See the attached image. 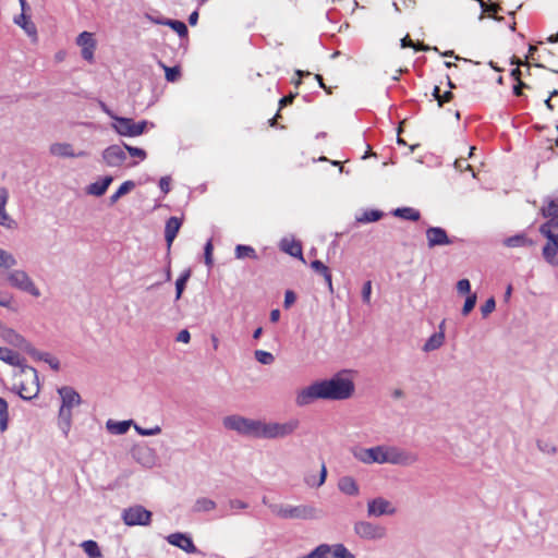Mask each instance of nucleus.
Here are the masks:
<instances>
[{
  "mask_svg": "<svg viewBox=\"0 0 558 558\" xmlns=\"http://www.w3.org/2000/svg\"><path fill=\"white\" fill-rule=\"evenodd\" d=\"M353 392V381L337 374L329 379L317 380L301 389L296 395L295 403L299 407H305L318 399L344 400L350 398Z\"/></svg>",
  "mask_w": 558,
  "mask_h": 558,
  "instance_id": "obj_1",
  "label": "nucleus"
},
{
  "mask_svg": "<svg viewBox=\"0 0 558 558\" xmlns=\"http://www.w3.org/2000/svg\"><path fill=\"white\" fill-rule=\"evenodd\" d=\"M544 217L549 218L539 228V232L547 239L542 250L544 259L551 266H558V211L553 214L546 213V206L542 208Z\"/></svg>",
  "mask_w": 558,
  "mask_h": 558,
  "instance_id": "obj_2",
  "label": "nucleus"
},
{
  "mask_svg": "<svg viewBox=\"0 0 558 558\" xmlns=\"http://www.w3.org/2000/svg\"><path fill=\"white\" fill-rule=\"evenodd\" d=\"M268 507L274 514L281 519L316 520L323 515L322 511L312 505L270 504Z\"/></svg>",
  "mask_w": 558,
  "mask_h": 558,
  "instance_id": "obj_3",
  "label": "nucleus"
},
{
  "mask_svg": "<svg viewBox=\"0 0 558 558\" xmlns=\"http://www.w3.org/2000/svg\"><path fill=\"white\" fill-rule=\"evenodd\" d=\"M222 423L225 428L234 430L241 436L250 438L259 437L260 420H253L233 414L226 416Z\"/></svg>",
  "mask_w": 558,
  "mask_h": 558,
  "instance_id": "obj_4",
  "label": "nucleus"
},
{
  "mask_svg": "<svg viewBox=\"0 0 558 558\" xmlns=\"http://www.w3.org/2000/svg\"><path fill=\"white\" fill-rule=\"evenodd\" d=\"M298 427V420H290L284 423H266L260 421L258 439L284 438L293 434Z\"/></svg>",
  "mask_w": 558,
  "mask_h": 558,
  "instance_id": "obj_5",
  "label": "nucleus"
},
{
  "mask_svg": "<svg viewBox=\"0 0 558 558\" xmlns=\"http://www.w3.org/2000/svg\"><path fill=\"white\" fill-rule=\"evenodd\" d=\"M7 279L11 287L23 292H27L35 298L40 296L39 289L35 286L34 281L26 271L21 269L12 270L8 274Z\"/></svg>",
  "mask_w": 558,
  "mask_h": 558,
  "instance_id": "obj_6",
  "label": "nucleus"
},
{
  "mask_svg": "<svg viewBox=\"0 0 558 558\" xmlns=\"http://www.w3.org/2000/svg\"><path fill=\"white\" fill-rule=\"evenodd\" d=\"M151 512L141 505L129 507L122 512V520L129 526H146L151 521Z\"/></svg>",
  "mask_w": 558,
  "mask_h": 558,
  "instance_id": "obj_7",
  "label": "nucleus"
},
{
  "mask_svg": "<svg viewBox=\"0 0 558 558\" xmlns=\"http://www.w3.org/2000/svg\"><path fill=\"white\" fill-rule=\"evenodd\" d=\"M354 532L364 539H381L387 535L385 526L368 521H360L354 525Z\"/></svg>",
  "mask_w": 558,
  "mask_h": 558,
  "instance_id": "obj_8",
  "label": "nucleus"
},
{
  "mask_svg": "<svg viewBox=\"0 0 558 558\" xmlns=\"http://www.w3.org/2000/svg\"><path fill=\"white\" fill-rule=\"evenodd\" d=\"M385 449L384 446H376L372 448H360L353 451V456L356 460L366 463H385Z\"/></svg>",
  "mask_w": 558,
  "mask_h": 558,
  "instance_id": "obj_9",
  "label": "nucleus"
},
{
  "mask_svg": "<svg viewBox=\"0 0 558 558\" xmlns=\"http://www.w3.org/2000/svg\"><path fill=\"white\" fill-rule=\"evenodd\" d=\"M318 558H355V556L341 543L320 544L315 547Z\"/></svg>",
  "mask_w": 558,
  "mask_h": 558,
  "instance_id": "obj_10",
  "label": "nucleus"
},
{
  "mask_svg": "<svg viewBox=\"0 0 558 558\" xmlns=\"http://www.w3.org/2000/svg\"><path fill=\"white\" fill-rule=\"evenodd\" d=\"M167 542L186 554H198L199 549L195 546L193 538L187 533L175 532L166 537Z\"/></svg>",
  "mask_w": 558,
  "mask_h": 558,
  "instance_id": "obj_11",
  "label": "nucleus"
},
{
  "mask_svg": "<svg viewBox=\"0 0 558 558\" xmlns=\"http://www.w3.org/2000/svg\"><path fill=\"white\" fill-rule=\"evenodd\" d=\"M396 512V508L391 505L390 501L383 497H377L371 499L367 502V514L369 517H381L385 514H393Z\"/></svg>",
  "mask_w": 558,
  "mask_h": 558,
  "instance_id": "obj_12",
  "label": "nucleus"
},
{
  "mask_svg": "<svg viewBox=\"0 0 558 558\" xmlns=\"http://www.w3.org/2000/svg\"><path fill=\"white\" fill-rule=\"evenodd\" d=\"M102 159L109 167H120L126 160L125 148L120 145H110L102 151Z\"/></svg>",
  "mask_w": 558,
  "mask_h": 558,
  "instance_id": "obj_13",
  "label": "nucleus"
},
{
  "mask_svg": "<svg viewBox=\"0 0 558 558\" xmlns=\"http://www.w3.org/2000/svg\"><path fill=\"white\" fill-rule=\"evenodd\" d=\"M426 240L429 248L450 245L453 242L452 239L448 236L446 230L440 227H429L426 230Z\"/></svg>",
  "mask_w": 558,
  "mask_h": 558,
  "instance_id": "obj_14",
  "label": "nucleus"
},
{
  "mask_svg": "<svg viewBox=\"0 0 558 558\" xmlns=\"http://www.w3.org/2000/svg\"><path fill=\"white\" fill-rule=\"evenodd\" d=\"M25 368L29 369L34 374V383L33 387H26L23 383L14 387L15 392L26 401H29L36 398L39 393V380L37 371L32 366H25Z\"/></svg>",
  "mask_w": 558,
  "mask_h": 558,
  "instance_id": "obj_15",
  "label": "nucleus"
},
{
  "mask_svg": "<svg viewBox=\"0 0 558 558\" xmlns=\"http://www.w3.org/2000/svg\"><path fill=\"white\" fill-rule=\"evenodd\" d=\"M412 461H414V458L396 447H390L385 449V463H392V464H409Z\"/></svg>",
  "mask_w": 558,
  "mask_h": 558,
  "instance_id": "obj_16",
  "label": "nucleus"
},
{
  "mask_svg": "<svg viewBox=\"0 0 558 558\" xmlns=\"http://www.w3.org/2000/svg\"><path fill=\"white\" fill-rule=\"evenodd\" d=\"M0 335L5 342L23 351L25 350V347L28 345L29 343L23 336L17 333L14 329L4 326L2 322L0 327Z\"/></svg>",
  "mask_w": 558,
  "mask_h": 558,
  "instance_id": "obj_17",
  "label": "nucleus"
},
{
  "mask_svg": "<svg viewBox=\"0 0 558 558\" xmlns=\"http://www.w3.org/2000/svg\"><path fill=\"white\" fill-rule=\"evenodd\" d=\"M58 393L61 398V407L72 410L73 407L78 405L82 402L78 392L70 386L59 388Z\"/></svg>",
  "mask_w": 558,
  "mask_h": 558,
  "instance_id": "obj_18",
  "label": "nucleus"
},
{
  "mask_svg": "<svg viewBox=\"0 0 558 558\" xmlns=\"http://www.w3.org/2000/svg\"><path fill=\"white\" fill-rule=\"evenodd\" d=\"M111 128L121 136L134 137V120L125 117H114Z\"/></svg>",
  "mask_w": 558,
  "mask_h": 558,
  "instance_id": "obj_19",
  "label": "nucleus"
},
{
  "mask_svg": "<svg viewBox=\"0 0 558 558\" xmlns=\"http://www.w3.org/2000/svg\"><path fill=\"white\" fill-rule=\"evenodd\" d=\"M183 220L181 218H178L175 216L170 217L166 221L165 226V240L167 243L168 250H170L174 239L177 238L180 228L182 226Z\"/></svg>",
  "mask_w": 558,
  "mask_h": 558,
  "instance_id": "obj_20",
  "label": "nucleus"
},
{
  "mask_svg": "<svg viewBox=\"0 0 558 558\" xmlns=\"http://www.w3.org/2000/svg\"><path fill=\"white\" fill-rule=\"evenodd\" d=\"M279 247L282 252L289 254L290 256L300 258L304 262L302 244L299 241L283 238L279 243Z\"/></svg>",
  "mask_w": 558,
  "mask_h": 558,
  "instance_id": "obj_21",
  "label": "nucleus"
},
{
  "mask_svg": "<svg viewBox=\"0 0 558 558\" xmlns=\"http://www.w3.org/2000/svg\"><path fill=\"white\" fill-rule=\"evenodd\" d=\"M112 181H113V178L111 175H105L100 180L90 183L87 186L86 192L89 195L100 197L107 192V190L110 186V184L112 183Z\"/></svg>",
  "mask_w": 558,
  "mask_h": 558,
  "instance_id": "obj_22",
  "label": "nucleus"
},
{
  "mask_svg": "<svg viewBox=\"0 0 558 558\" xmlns=\"http://www.w3.org/2000/svg\"><path fill=\"white\" fill-rule=\"evenodd\" d=\"M72 425V410L60 407L58 414V426L61 429L64 437H68Z\"/></svg>",
  "mask_w": 558,
  "mask_h": 558,
  "instance_id": "obj_23",
  "label": "nucleus"
},
{
  "mask_svg": "<svg viewBox=\"0 0 558 558\" xmlns=\"http://www.w3.org/2000/svg\"><path fill=\"white\" fill-rule=\"evenodd\" d=\"M0 360L9 365L19 366L22 369H25L26 366L23 364L24 360L20 356V354L8 348L0 347Z\"/></svg>",
  "mask_w": 558,
  "mask_h": 558,
  "instance_id": "obj_24",
  "label": "nucleus"
},
{
  "mask_svg": "<svg viewBox=\"0 0 558 558\" xmlns=\"http://www.w3.org/2000/svg\"><path fill=\"white\" fill-rule=\"evenodd\" d=\"M134 422L132 420L126 421H113L108 420L106 423V428L109 433L113 435H124L130 429L131 425L134 426Z\"/></svg>",
  "mask_w": 558,
  "mask_h": 558,
  "instance_id": "obj_25",
  "label": "nucleus"
},
{
  "mask_svg": "<svg viewBox=\"0 0 558 558\" xmlns=\"http://www.w3.org/2000/svg\"><path fill=\"white\" fill-rule=\"evenodd\" d=\"M338 488L341 493L355 496L359 494V486L355 480L351 476H342L338 482Z\"/></svg>",
  "mask_w": 558,
  "mask_h": 558,
  "instance_id": "obj_26",
  "label": "nucleus"
},
{
  "mask_svg": "<svg viewBox=\"0 0 558 558\" xmlns=\"http://www.w3.org/2000/svg\"><path fill=\"white\" fill-rule=\"evenodd\" d=\"M327 477V469L325 462H322L319 478L317 480L315 475L306 474L304 476V482L310 487H320L326 482Z\"/></svg>",
  "mask_w": 558,
  "mask_h": 558,
  "instance_id": "obj_27",
  "label": "nucleus"
},
{
  "mask_svg": "<svg viewBox=\"0 0 558 558\" xmlns=\"http://www.w3.org/2000/svg\"><path fill=\"white\" fill-rule=\"evenodd\" d=\"M50 154L59 157H74V150L71 144L54 143L50 146Z\"/></svg>",
  "mask_w": 558,
  "mask_h": 558,
  "instance_id": "obj_28",
  "label": "nucleus"
},
{
  "mask_svg": "<svg viewBox=\"0 0 558 558\" xmlns=\"http://www.w3.org/2000/svg\"><path fill=\"white\" fill-rule=\"evenodd\" d=\"M134 187H135L134 181H131V180L124 181L119 186V189L109 197V204L110 205L116 204L119 201V198L129 194Z\"/></svg>",
  "mask_w": 558,
  "mask_h": 558,
  "instance_id": "obj_29",
  "label": "nucleus"
},
{
  "mask_svg": "<svg viewBox=\"0 0 558 558\" xmlns=\"http://www.w3.org/2000/svg\"><path fill=\"white\" fill-rule=\"evenodd\" d=\"M391 214L404 220L418 221V210L411 207H399L391 211Z\"/></svg>",
  "mask_w": 558,
  "mask_h": 558,
  "instance_id": "obj_30",
  "label": "nucleus"
},
{
  "mask_svg": "<svg viewBox=\"0 0 558 558\" xmlns=\"http://www.w3.org/2000/svg\"><path fill=\"white\" fill-rule=\"evenodd\" d=\"M234 255L238 259H243V258L257 259L258 258L255 248L251 245H245V244H238L234 248Z\"/></svg>",
  "mask_w": 558,
  "mask_h": 558,
  "instance_id": "obj_31",
  "label": "nucleus"
},
{
  "mask_svg": "<svg viewBox=\"0 0 558 558\" xmlns=\"http://www.w3.org/2000/svg\"><path fill=\"white\" fill-rule=\"evenodd\" d=\"M14 23L23 28L27 35L36 34L35 24L29 21V17L25 13H21L20 15L15 16Z\"/></svg>",
  "mask_w": 558,
  "mask_h": 558,
  "instance_id": "obj_32",
  "label": "nucleus"
},
{
  "mask_svg": "<svg viewBox=\"0 0 558 558\" xmlns=\"http://www.w3.org/2000/svg\"><path fill=\"white\" fill-rule=\"evenodd\" d=\"M384 217V213L379 209L365 210L361 216L356 217L359 223H369L380 220Z\"/></svg>",
  "mask_w": 558,
  "mask_h": 558,
  "instance_id": "obj_33",
  "label": "nucleus"
},
{
  "mask_svg": "<svg viewBox=\"0 0 558 558\" xmlns=\"http://www.w3.org/2000/svg\"><path fill=\"white\" fill-rule=\"evenodd\" d=\"M445 335L442 331L435 332L432 335L424 344V350L429 352L440 348L444 343Z\"/></svg>",
  "mask_w": 558,
  "mask_h": 558,
  "instance_id": "obj_34",
  "label": "nucleus"
},
{
  "mask_svg": "<svg viewBox=\"0 0 558 558\" xmlns=\"http://www.w3.org/2000/svg\"><path fill=\"white\" fill-rule=\"evenodd\" d=\"M504 244L508 247H521L532 245V241L529 240L524 234H515L507 238Z\"/></svg>",
  "mask_w": 558,
  "mask_h": 558,
  "instance_id": "obj_35",
  "label": "nucleus"
},
{
  "mask_svg": "<svg viewBox=\"0 0 558 558\" xmlns=\"http://www.w3.org/2000/svg\"><path fill=\"white\" fill-rule=\"evenodd\" d=\"M216 502L209 498H205V497H202V498H198L196 499L194 506H193V511L194 512H209L211 510H214L216 508Z\"/></svg>",
  "mask_w": 558,
  "mask_h": 558,
  "instance_id": "obj_36",
  "label": "nucleus"
},
{
  "mask_svg": "<svg viewBox=\"0 0 558 558\" xmlns=\"http://www.w3.org/2000/svg\"><path fill=\"white\" fill-rule=\"evenodd\" d=\"M191 277V270H184L175 281V300H180Z\"/></svg>",
  "mask_w": 558,
  "mask_h": 558,
  "instance_id": "obj_37",
  "label": "nucleus"
},
{
  "mask_svg": "<svg viewBox=\"0 0 558 558\" xmlns=\"http://www.w3.org/2000/svg\"><path fill=\"white\" fill-rule=\"evenodd\" d=\"M81 546H82L83 550L85 551V554L89 558H100L101 557V551H100V548H99L97 542H95L93 539L84 541Z\"/></svg>",
  "mask_w": 558,
  "mask_h": 558,
  "instance_id": "obj_38",
  "label": "nucleus"
},
{
  "mask_svg": "<svg viewBox=\"0 0 558 558\" xmlns=\"http://www.w3.org/2000/svg\"><path fill=\"white\" fill-rule=\"evenodd\" d=\"M9 423V405L4 398L0 397V430L4 432Z\"/></svg>",
  "mask_w": 558,
  "mask_h": 558,
  "instance_id": "obj_39",
  "label": "nucleus"
},
{
  "mask_svg": "<svg viewBox=\"0 0 558 558\" xmlns=\"http://www.w3.org/2000/svg\"><path fill=\"white\" fill-rule=\"evenodd\" d=\"M16 265V258L8 251L0 248V268L10 269Z\"/></svg>",
  "mask_w": 558,
  "mask_h": 558,
  "instance_id": "obj_40",
  "label": "nucleus"
},
{
  "mask_svg": "<svg viewBox=\"0 0 558 558\" xmlns=\"http://www.w3.org/2000/svg\"><path fill=\"white\" fill-rule=\"evenodd\" d=\"M167 26L174 31L181 38L186 37L189 34L187 26L182 21L169 19Z\"/></svg>",
  "mask_w": 558,
  "mask_h": 558,
  "instance_id": "obj_41",
  "label": "nucleus"
},
{
  "mask_svg": "<svg viewBox=\"0 0 558 558\" xmlns=\"http://www.w3.org/2000/svg\"><path fill=\"white\" fill-rule=\"evenodd\" d=\"M24 352H26L29 356H32L36 361L47 362L49 357V353L38 351L33 344L29 342L28 345L25 347Z\"/></svg>",
  "mask_w": 558,
  "mask_h": 558,
  "instance_id": "obj_42",
  "label": "nucleus"
},
{
  "mask_svg": "<svg viewBox=\"0 0 558 558\" xmlns=\"http://www.w3.org/2000/svg\"><path fill=\"white\" fill-rule=\"evenodd\" d=\"M255 359L263 365H270L275 361V356L267 351L256 350L254 352Z\"/></svg>",
  "mask_w": 558,
  "mask_h": 558,
  "instance_id": "obj_43",
  "label": "nucleus"
},
{
  "mask_svg": "<svg viewBox=\"0 0 558 558\" xmlns=\"http://www.w3.org/2000/svg\"><path fill=\"white\" fill-rule=\"evenodd\" d=\"M134 429L141 436H155V435H159L161 433V427L158 425L150 427V428H144L137 424H134Z\"/></svg>",
  "mask_w": 558,
  "mask_h": 558,
  "instance_id": "obj_44",
  "label": "nucleus"
},
{
  "mask_svg": "<svg viewBox=\"0 0 558 558\" xmlns=\"http://www.w3.org/2000/svg\"><path fill=\"white\" fill-rule=\"evenodd\" d=\"M123 147L130 154V156L136 157L140 160H145L147 157V154L143 148L131 146V145H128L126 143H123Z\"/></svg>",
  "mask_w": 558,
  "mask_h": 558,
  "instance_id": "obj_45",
  "label": "nucleus"
},
{
  "mask_svg": "<svg viewBox=\"0 0 558 558\" xmlns=\"http://www.w3.org/2000/svg\"><path fill=\"white\" fill-rule=\"evenodd\" d=\"M76 44L78 46H81L82 48H84V47H88L89 45H95V40L90 33L82 32L76 38Z\"/></svg>",
  "mask_w": 558,
  "mask_h": 558,
  "instance_id": "obj_46",
  "label": "nucleus"
},
{
  "mask_svg": "<svg viewBox=\"0 0 558 558\" xmlns=\"http://www.w3.org/2000/svg\"><path fill=\"white\" fill-rule=\"evenodd\" d=\"M165 72H166V80L168 82H175L180 75L181 71L179 66H166L163 65Z\"/></svg>",
  "mask_w": 558,
  "mask_h": 558,
  "instance_id": "obj_47",
  "label": "nucleus"
},
{
  "mask_svg": "<svg viewBox=\"0 0 558 558\" xmlns=\"http://www.w3.org/2000/svg\"><path fill=\"white\" fill-rule=\"evenodd\" d=\"M477 296L475 293L469 294L465 299L464 305L462 307V315L466 316L474 308L476 304Z\"/></svg>",
  "mask_w": 558,
  "mask_h": 558,
  "instance_id": "obj_48",
  "label": "nucleus"
},
{
  "mask_svg": "<svg viewBox=\"0 0 558 558\" xmlns=\"http://www.w3.org/2000/svg\"><path fill=\"white\" fill-rule=\"evenodd\" d=\"M537 448L546 454H555L556 446L547 440H537Z\"/></svg>",
  "mask_w": 558,
  "mask_h": 558,
  "instance_id": "obj_49",
  "label": "nucleus"
},
{
  "mask_svg": "<svg viewBox=\"0 0 558 558\" xmlns=\"http://www.w3.org/2000/svg\"><path fill=\"white\" fill-rule=\"evenodd\" d=\"M213 250H214V246H213L211 240H209L206 242V244L204 246V259H205V264L208 267H211L214 264Z\"/></svg>",
  "mask_w": 558,
  "mask_h": 558,
  "instance_id": "obj_50",
  "label": "nucleus"
},
{
  "mask_svg": "<svg viewBox=\"0 0 558 558\" xmlns=\"http://www.w3.org/2000/svg\"><path fill=\"white\" fill-rule=\"evenodd\" d=\"M440 89L438 86H435L433 89L434 97L438 100V105L441 106L444 102L449 101L453 94L450 90L445 92L442 96H440Z\"/></svg>",
  "mask_w": 558,
  "mask_h": 558,
  "instance_id": "obj_51",
  "label": "nucleus"
},
{
  "mask_svg": "<svg viewBox=\"0 0 558 558\" xmlns=\"http://www.w3.org/2000/svg\"><path fill=\"white\" fill-rule=\"evenodd\" d=\"M496 307V302L494 298H489L486 302L481 306V313L484 317L488 316L492 312H494Z\"/></svg>",
  "mask_w": 558,
  "mask_h": 558,
  "instance_id": "obj_52",
  "label": "nucleus"
},
{
  "mask_svg": "<svg viewBox=\"0 0 558 558\" xmlns=\"http://www.w3.org/2000/svg\"><path fill=\"white\" fill-rule=\"evenodd\" d=\"M148 125L153 126L154 124L149 123L146 120H142V121H138V122L134 121V137L140 136L143 133H145V131H146Z\"/></svg>",
  "mask_w": 558,
  "mask_h": 558,
  "instance_id": "obj_53",
  "label": "nucleus"
},
{
  "mask_svg": "<svg viewBox=\"0 0 558 558\" xmlns=\"http://www.w3.org/2000/svg\"><path fill=\"white\" fill-rule=\"evenodd\" d=\"M457 291L461 294H471V283L468 279H461L457 282Z\"/></svg>",
  "mask_w": 558,
  "mask_h": 558,
  "instance_id": "obj_54",
  "label": "nucleus"
},
{
  "mask_svg": "<svg viewBox=\"0 0 558 558\" xmlns=\"http://www.w3.org/2000/svg\"><path fill=\"white\" fill-rule=\"evenodd\" d=\"M296 301V294L292 290H287L284 292V301L283 306L284 308H289L292 306Z\"/></svg>",
  "mask_w": 558,
  "mask_h": 558,
  "instance_id": "obj_55",
  "label": "nucleus"
},
{
  "mask_svg": "<svg viewBox=\"0 0 558 558\" xmlns=\"http://www.w3.org/2000/svg\"><path fill=\"white\" fill-rule=\"evenodd\" d=\"M0 225L7 228H12L15 225L14 220L7 214L5 209L0 211Z\"/></svg>",
  "mask_w": 558,
  "mask_h": 558,
  "instance_id": "obj_56",
  "label": "nucleus"
},
{
  "mask_svg": "<svg viewBox=\"0 0 558 558\" xmlns=\"http://www.w3.org/2000/svg\"><path fill=\"white\" fill-rule=\"evenodd\" d=\"M311 267L319 275H323L329 270V268L319 259H315L311 263Z\"/></svg>",
  "mask_w": 558,
  "mask_h": 558,
  "instance_id": "obj_57",
  "label": "nucleus"
},
{
  "mask_svg": "<svg viewBox=\"0 0 558 558\" xmlns=\"http://www.w3.org/2000/svg\"><path fill=\"white\" fill-rule=\"evenodd\" d=\"M371 294H372V282L366 281V282H364L363 288H362L363 302L369 303Z\"/></svg>",
  "mask_w": 558,
  "mask_h": 558,
  "instance_id": "obj_58",
  "label": "nucleus"
},
{
  "mask_svg": "<svg viewBox=\"0 0 558 558\" xmlns=\"http://www.w3.org/2000/svg\"><path fill=\"white\" fill-rule=\"evenodd\" d=\"M170 177H161L159 180V187L163 194H168L170 192Z\"/></svg>",
  "mask_w": 558,
  "mask_h": 558,
  "instance_id": "obj_59",
  "label": "nucleus"
},
{
  "mask_svg": "<svg viewBox=\"0 0 558 558\" xmlns=\"http://www.w3.org/2000/svg\"><path fill=\"white\" fill-rule=\"evenodd\" d=\"M12 300V295L0 292V306L11 308Z\"/></svg>",
  "mask_w": 558,
  "mask_h": 558,
  "instance_id": "obj_60",
  "label": "nucleus"
},
{
  "mask_svg": "<svg viewBox=\"0 0 558 558\" xmlns=\"http://www.w3.org/2000/svg\"><path fill=\"white\" fill-rule=\"evenodd\" d=\"M95 45L82 48V57L84 60L92 61L94 57Z\"/></svg>",
  "mask_w": 558,
  "mask_h": 558,
  "instance_id": "obj_61",
  "label": "nucleus"
},
{
  "mask_svg": "<svg viewBox=\"0 0 558 558\" xmlns=\"http://www.w3.org/2000/svg\"><path fill=\"white\" fill-rule=\"evenodd\" d=\"M175 340L178 342H183V343H189L190 340H191V333L187 329H182L181 331H179V333L177 335V338Z\"/></svg>",
  "mask_w": 558,
  "mask_h": 558,
  "instance_id": "obj_62",
  "label": "nucleus"
},
{
  "mask_svg": "<svg viewBox=\"0 0 558 558\" xmlns=\"http://www.w3.org/2000/svg\"><path fill=\"white\" fill-rule=\"evenodd\" d=\"M229 506L231 509H235V510H242V509H246L248 507V505L240 499H231L229 501Z\"/></svg>",
  "mask_w": 558,
  "mask_h": 558,
  "instance_id": "obj_63",
  "label": "nucleus"
},
{
  "mask_svg": "<svg viewBox=\"0 0 558 558\" xmlns=\"http://www.w3.org/2000/svg\"><path fill=\"white\" fill-rule=\"evenodd\" d=\"M558 211V197L555 199H550L546 206V213L553 214Z\"/></svg>",
  "mask_w": 558,
  "mask_h": 558,
  "instance_id": "obj_64",
  "label": "nucleus"
}]
</instances>
